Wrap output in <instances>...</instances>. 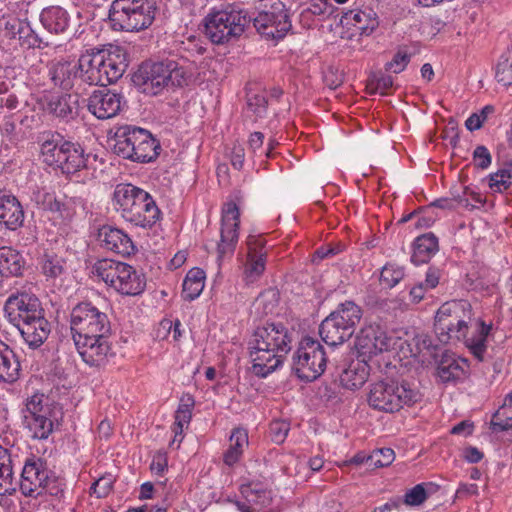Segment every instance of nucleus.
I'll return each instance as SVG.
<instances>
[{
	"label": "nucleus",
	"mask_w": 512,
	"mask_h": 512,
	"mask_svg": "<svg viewBox=\"0 0 512 512\" xmlns=\"http://www.w3.org/2000/svg\"><path fill=\"white\" fill-rule=\"evenodd\" d=\"M86 100L79 93L72 92L66 95V120L76 119L85 107Z\"/></svg>",
	"instance_id": "obj_45"
},
{
	"label": "nucleus",
	"mask_w": 512,
	"mask_h": 512,
	"mask_svg": "<svg viewBox=\"0 0 512 512\" xmlns=\"http://www.w3.org/2000/svg\"><path fill=\"white\" fill-rule=\"evenodd\" d=\"M74 347L82 360L90 366L102 365L111 353L107 336H90V338L73 335Z\"/></svg>",
	"instance_id": "obj_19"
},
{
	"label": "nucleus",
	"mask_w": 512,
	"mask_h": 512,
	"mask_svg": "<svg viewBox=\"0 0 512 512\" xmlns=\"http://www.w3.org/2000/svg\"><path fill=\"white\" fill-rule=\"evenodd\" d=\"M15 489L11 451L0 445V495L11 494Z\"/></svg>",
	"instance_id": "obj_31"
},
{
	"label": "nucleus",
	"mask_w": 512,
	"mask_h": 512,
	"mask_svg": "<svg viewBox=\"0 0 512 512\" xmlns=\"http://www.w3.org/2000/svg\"><path fill=\"white\" fill-rule=\"evenodd\" d=\"M85 214V202L81 196H72L66 202V217L83 216Z\"/></svg>",
	"instance_id": "obj_55"
},
{
	"label": "nucleus",
	"mask_w": 512,
	"mask_h": 512,
	"mask_svg": "<svg viewBox=\"0 0 512 512\" xmlns=\"http://www.w3.org/2000/svg\"><path fill=\"white\" fill-rule=\"evenodd\" d=\"M114 477L111 474L104 475L97 479L91 486V494H95L97 498L106 497L112 490Z\"/></svg>",
	"instance_id": "obj_46"
},
{
	"label": "nucleus",
	"mask_w": 512,
	"mask_h": 512,
	"mask_svg": "<svg viewBox=\"0 0 512 512\" xmlns=\"http://www.w3.org/2000/svg\"><path fill=\"white\" fill-rule=\"evenodd\" d=\"M491 425L494 431L512 430V392L505 397L503 404L493 414Z\"/></svg>",
	"instance_id": "obj_36"
},
{
	"label": "nucleus",
	"mask_w": 512,
	"mask_h": 512,
	"mask_svg": "<svg viewBox=\"0 0 512 512\" xmlns=\"http://www.w3.org/2000/svg\"><path fill=\"white\" fill-rule=\"evenodd\" d=\"M24 210L17 198L0 189V226L15 231L24 223Z\"/></svg>",
	"instance_id": "obj_22"
},
{
	"label": "nucleus",
	"mask_w": 512,
	"mask_h": 512,
	"mask_svg": "<svg viewBox=\"0 0 512 512\" xmlns=\"http://www.w3.org/2000/svg\"><path fill=\"white\" fill-rule=\"evenodd\" d=\"M344 246L341 244L335 245H327L318 248L314 253V260L317 258L319 260L333 257L340 253L343 250Z\"/></svg>",
	"instance_id": "obj_59"
},
{
	"label": "nucleus",
	"mask_w": 512,
	"mask_h": 512,
	"mask_svg": "<svg viewBox=\"0 0 512 512\" xmlns=\"http://www.w3.org/2000/svg\"><path fill=\"white\" fill-rule=\"evenodd\" d=\"M361 318V308L352 301H345L321 322L319 334L327 345H341L352 337Z\"/></svg>",
	"instance_id": "obj_10"
},
{
	"label": "nucleus",
	"mask_w": 512,
	"mask_h": 512,
	"mask_svg": "<svg viewBox=\"0 0 512 512\" xmlns=\"http://www.w3.org/2000/svg\"><path fill=\"white\" fill-rule=\"evenodd\" d=\"M25 267L22 255L11 247H0V276H21Z\"/></svg>",
	"instance_id": "obj_30"
},
{
	"label": "nucleus",
	"mask_w": 512,
	"mask_h": 512,
	"mask_svg": "<svg viewBox=\"0 0 512 512\" xmlns=\"http://www.w3.org/2000/svg\"><path fill=\"white\" fill-rule=\"evenodd\" d=\"M20 363L14 351L0 340V382L12 383L19 377Z\"/></svg>",
	"instance_id": "obj_29"
},
{
	"label": "nucleus",
	"mask_w": 512,
	"mask_h": 512,
	"mask_svg": "<svg viewBox=\"0 0 512 512\" xmlns=\"http://www.w3.org/2000/svg\"><path fill=\"white\" fill-rule=\"evenodd\" d=\"M43 162L55 172L58 170L64 173V142L60 134H52L46 139L41 147Z\"/></svg>",
	"instance_id": "obj_25"
},
{
	"label": "nucleus",
	"mask_w": 512,
	"mask_h": 512,
	"mask_svg": "<svg viewBox=\"0 0 512 512\" xmlns=\"http://www.w3.org/2000/svg\"><path fill=\"white\" fill-rule=\"evenodd\" d=\"M113 205L128 222L142 228H151L159 219L161 211L152 196L129 183L116 185Z\"/></svg>",
	"instance_id": "obj_6"
},
{
	"label": "nucleus",
	"mask_w": 512,
	"mask_h": 512,
	"mask_svg": "<svg viewBox=\"0 0 512 512\" xmlns=\"http://www.w3.org/2000/svg\"><path fill=\"white\" fill-rule=\"evenodd\" d=\"M410 345L414 347L410 349L411 354L416 357L417 355L427 351L430 355L435 356L437 345L432 343V339L425 333L417 334L413 337Z\"/></svg>",
	"instance_id": "obj_44"
},
{
	"label": "nucleus",
	"mask_w": 512,
	"mask_h": 512,
	"mask_svg": "<svg viewBox=\"0 0 512 512\" xmlns=\"http://www.w3.org/2000/svg\"><path fill=\"white\" fill-rule=\"evenodd\" d=\"M125 104L121 93L103 88L95 90L90 95L86 106L98 119H109L116 116Z\"/></svg>",
	"instance_id": "obj_18"
},
{
	"label": "nucleus",
	"mask_w": 512,
	"mask_h": 512,
	"mask_svg": "<svg viewBox=\"0 0 512 512\" xmlns=\"http://www.w3.org/2000/svg\"><path fill=\"white\" fill-rule=\"evenodd\" d=\"M245 150L241 146H234L231 152V164L237 169L241 170L244 165Z\"/></svg>",
	"instance_id": "obj_63"
},
{
	"label": "nucleus",
	"mask_w": 512,
	"mask_h": 512,
	"mask_svg": "<svg viewBox=\"0 0 512 512\" xmlns=\"http://www.w3.org/2000/svg\"><path fill=\"white\" fill-rule=\"evenodd\" d=\"M116 262L117 261L112 259L98 260L92 267V273L105 282L116 265Z\"/></svg>",
	"instance_id": "obj_53"
},
{
	"label": "nucleus",
	"mask_w": 512,
	"mask_h": 512,
	"mask_svg": "<svg viewBox=\"0 0 512 512\" xmlns=\"http://www.w3.org/2000/svg\"><path fill=\"white\" fill-rule=\"evenodd\" d=\"M63 393L61 387H53L45 396L34 393L27 397L21 408L23 428L34 439H47L61 426L64 418Z\"/></svg>",
	"instance_id": "obj_4"
},
{
	"label": "nucleus",
	"mask_w": 512,
	"mask_h": 512,
	"mask_svg": "<svg viewBox=\"0 0 512 512\" xmlns=\"http://www.w3.org/2000/svg\"><path fill=\"white\" fill-rule=\"evenodd\" d=\"M512 162L507 163L502 169L489 175V186L495 192H503L511 185Z\"/></svg>",
	"instance_id": "obj_39"
},
{
	"label": "nucleus",
	"mask_w": 512,
	"mask_h": 512,
	"mask_svg": "<svg viewBox=\"0 0 512 512\" xmlns=\"http://www.w3.org/2000/svg\"><path fill=\"white\" fill-rule=\"evenodd\" d=\"M114 153L137 163L154 162L160 155L161 145L150 131L134 126L122 125L114 135Z\"/></svg>",
	"instance_id": "obj_7"
},
{
	"label": "nucleus",
	"mask_w": 512,
	"mask_h": 512,
	"mask_svg": "<svg viewBox=\"0 0 512 512\" xmlns=\"http://www.w3.org/2000/svg\"><path fill=\"white\" fill-rule=\"evenodd\" d=\"M97 238L102 247L114 253L129 256L134 252L131 238L118 228L103 226L99 229Z\"/></svg>",
	"instance_id": "obj_23"
},
{
	"label": "nucleus",
	"mask_w": 512,
	"mask_h": 512,
	"mask_svg": "<svg viewBox=\"0 0 512 512\" xmlns=\"http://www.w3.org/2000/svg\"><path fill=\"white\" fill-rule=\"evenodd\" d=\"M340 24L354 28L359 35H370L379 25L377 14L371 8L352 9L342 14Z\"/></svg>",
	"instance_id": "obj_24"
},
{
	"label": "nucleus",
	"mask_w": 512,
	"mask_h": 512,
	"mask_svg": "<svg viewBox=\"0 0 512 512\" xmlns=\"http://www.w3.org/2000/svg\"><path fill=\"white\" fill-rule=\"evenodd\" d=\"M438 250V238L433 233L418 236L413 244L411 262L415 265L427 263Z\"/></svg>",
	"instance_id": "obj_28"
},
{
	"label": "nucleus",
	"mask_w": 512,
	"mask_h": 512,
	"mask_svg": "<svg viewBox=\"0 0 512 512\" xmlns=\"http://www.w3.org/2000/svg\"><path fill=\"white\" fill-rule=\"evenodd\" d=\"M4 316L21 333L31 348L40 347L48 338L50 323L44 316L39 298L27 291H17L8 296Z\"/></svg>",
	"instance_id": "obj_2"
},
{
	"label": "nucleus",
	"mask_w": 512,
	"mask_h": 512,
	"mask_svg": "<svg viewBox=\"0 0 512 512\" xmlns=\"http://www.w3.org/2000/svg\"><path fill=\"white\" fill-rule=\"evenodd\" d=\"M27 26L23 25L18 19L7 20L4 25V35L8 38H15L19 34L22 39V34L25 33Z\"/></svg>",
	"instance_id": "obj_56"
},
{
	"label": "nucleus",
	"mask_w": 512,
	"mask_h": 512,
	"mask_svg": "<svg viewBox=\"0 0 512 512\" xmlns=\"http://www.w3.org/2000/svg\"><path fill=\"white\" fill-rule=\"evenodd\" d=\"M155 15L156 5L153 0H114L109 10L113 29L127 32L148 28Z\"/></svg>",
	"instance_id": "obj_9"
},
{
	"label": "nucleus",
	"mask_w": 512,
	"mask_h": 512,
	"mask_svg": "<svg viewBox=\"0 0 512 512\" xmlns=\"http://www.w3.org/2000/svg\"><path fill=\"white\" fill-rule=\"evenodd\" d=\"M72 336H108L111 331L110 322L105 313L100 312L90 303H80L71 312Z\"/></svg>",
	"instance_id": "obj_15"
},
{
	"label": "nucleus",
	"mask_w": 512,
	"mask_h": 512,
	"mask_svg": "<svg viewBox=\"0 0 512 512\" xmlns=\"http://www.w3.org/2000/svg\"><path fill=\"white\" fill-rule=\"evenodd\" d=\"M41 204L43 209L61 215V202L56 198L55 193L46 192L42 195Z\"/></svg>",
	"instance_id": "obj_57"
},
{
	"label": "nucleus",
	"mask_w": 512,
	"mask_h": 512,
	"mask_svg": "<svg viewBox=\"0 0 512 512\" xmlns=\"http://www.w3.org/2000/svg\"><path fill=\"white\" fill-rule=\"evenodd\" d=\"M257 10L253 18L257 33L267 41L283 39L292 27L285 4L281 0H260Z\"/></svg>",
	"instance_id": "obj_13"
},
{
	"label": "nucleus",
	"mask_w": 512,
	"mask_h": 512,
	"mask_svg": "<svg viewBox=\"0 0 512 512\" xmlns=\"http://www.w3.org/2000/svg\"><path fill=\"white\" fill-rule=\"evenodd\" d=\"M195 405L194 398L187 394L184 395L175 412V422L173 424V432L175 433L174 441L179 435H182L184 427L187 426L192 418V409Z\"/></svg>",
	"instance_id": "obj_34"
},
{
	"label": "nucleus",
	"mask_w": 512,
	"mask_h": 512,
	"mask_svg": "<svg viewBox=\"0 0 512 512\" xmlns=\"http://www.w3.org/2000/svg\"><path fill=\"white\" fill-rule=\"evenodd\" d=\"M324 82L330 89H336L342 84L343 77L333 68H329L324 73Z\"/></svg>",
	"instance_id": "obj_62"
},
{
	"label": "nucleus",
	"mask_w": 512,
	"mask_h": 512,
	"mask_svg": "<svg viewBox=\"0 0 512 512\" xmlns=\"http://www.w3.org/2000/svg\"><path fill=\"white\" fill-rule=\"evenodd\" d=\"M205 273L200 268H192L183 281L182 297L184 300L196 299L204 288Z\"/></svg>",
	"instance_id": "obj_33"
},
{
	"label": "nucleus",
	"mask_w": 512,
	"mask_h": 512,
	"mask_svg": "<svg viewBox=\"0 0 512 512\" xmlns=\"http://www.w3.org/2000/svg\"><path fill=\"white\" fill-rule=\"evenodd\" d=\"M369 366L364 360L356 359L340 374V383L344 388L356 390L362 387L368 379Z\"/></svg>",
	"instance_id": "obj_26"
},
{
	"label": "nucleus",
	"mask_w": 512,
	"mask_h": 512,
	"mask_svg": "<svg viewBox=\"0 0 512 512\" xmlns=\"http://www.w3.org/2000/svg\"><path fill=\"white\" fill-rule=\"evenodd\" d=\"M44 111L58 117L63 116L64 106L62 105V95L59 93H50L45 95Z\"/></svg>",
	"instance_id": "obj_47"
},
{
	"label": "nucleus",
	"mask_w": 512,
	"mask_h": 512,
	"mask_svg": "<svg viewBox=\"0 0 512 512\" xmlns=\"http://www.w3.org/2000/svg\"><path fill=\"white\" fill-rule=\"evenodd\" d=\"M265 253L259 255L247 254L245 264V278L247 282H254L265 270Z\"/></svg>",
	"instance_id": "obj_40"
},
{
	"label": "nucleus",
	"mask_w": 512,
	"mask_h": 512,
	"mask_svg": "<svg viewBox=\"0 0 512 512\" xmlns=\"http://www.w3.org/2000/svg\"><path fill=\"white\" fill-rule=\"evenodd\" d=\"M248 445V433L244 428L233 429L230 436V446L224 453L223 461L228 466H233L239 461L243 448Z\"/></svg>",
	"instance_id": "obj_32"
},
{
	"label": "nucleus",
	"mask_w": 512,
	"mask_h": 512,
	"mask_svg": "<svg viewBox=\"0 0 512 512\" xmlns=\"http://www.w3.org/2000/svg\"><path fill=\"white\" fill-rule=\"evenodd\" d=\"M305 11L314 16L326 18L333 14L334 7L330 0H315L314 2L310 3Z\"/></svg>",
	"instance_id": "obj_49"
},
{
	"label": "nucleus",
	"mask_w": 512,
	"mask_h": 512,
	"mask_svg": "<svg viewBox=\"0 0 512 512\" xmlns=\"http://www.w3.org/2000/svg\"><path fill=\"white\" fill-rule=\"evenodd\" d=\"M440 278L441 270L437 267H429L426 272V278L423 285L427 289H433L439 284Z\"/></svg>",
	"instance_id": "obj_61"
},
{
	"label": "nucleus",
	"mask_w": 512,
	"mask_h": 512,
	"mask_svg": "<svg viewBox=\"0 0 512 512\" xmlns=\"http://www.w3.org/2000/svg\"><path fill=\"white\" fill-rule=\"evenodd\" d=\"M473 161L477 168L484 170L491 165L492 157L484 145H478L473 152Z\"/></svg>",
	"instance_id": "obj_54"
},
{
	"label": "nucleus",
	"mask_w": 512,
	"mask_h": 512,
	"mask_svg": "<svg viewBox=\"0 0 512 512\" xmlns=\"http://www.w3.org/2000/svg\"><path fill=\"white\" fill-rule=\"evenodd\" d=\"M240 212L234 201L224 204L222 209V225L220 242L217 245V261L219 266L226 257L234 254L238 242Z\"/></svg>",
	"instance_id": "obj_16"
},
{
	"label": "nucleus",
	"mask_w": 512,
	"mask_h": 512,
	"mask_svg": "<svg viewBox=\"0 0 512 512\" xmlns=\"http://www.w3.org/2000/svg\"><path fill=\"white\" fill-rule=\"evenodd\" d=\"M41 22L47 30L55 34L64 31V11L60 7H50L41 14Z\"/></svg>",
	"instance_id": "obj_38"
},
{
	"label": "nucleus",
	"mask_w": 512,
	"mask_h": 512,
	"mask_svg": "<svg viewBox=\"0 0 512 512\" xmlns=\"http://www.w3.org/2000/svg\"><path fill=\"white\" fill-rule=\"evenodd\" d=\"M42 271L48 278H57L63 272V259L54 253H46L42 261Z\"/></svg>",
	"instance_id": "obj_42"
},
{
	"label": "nucleus",
	"mask_w": 512,
	"mask_h": 512,
	"mask_svg": "<svg viewBox=\"0 0 512 512\" xmlns=\"http://www.w3.org/2000/svg\"><path fill=\"white\" fill-rule=\"evenodd\" d=\"M495 77L506 87L512 84V46L501 54L496 64Z\"/></svg>",
	"instance_id": "obj_37"
},
{
	"label": "nucleus",
	"mask_w": 512,
	"mask_h": 512,
	"mask_svg": "<svg viewBox=\"0 0 512 512\" xmlns=\"http://www.w3.org/2000/svg\"><path fill=\"white\" fill-rule=\"evenodd\" d=\"M27 28L25 29V33L22 34V44L27 45L28 47H36L40 46V39L38 36L30 29L28 25H26Z\"/></svg>",
	"instance_id": "obj_64"
},
{
	"label": "nucleus",
	"mask_w": 512,
	"mask_h": 512,
	"mask_svg": "<svg viewBox=\"0 0 512 512\" xmlns=\"http://www.w3.org/2000/svg\"><path fill=\"white\" fill-rule=\"evenodd\" d=\"M249 22L245 11L236 6H228L205 17V35L214 44H225L238 39Z\"/></svg>",
	"instance_id": "obj_11"
},
{
	"label": "nucleus",
	"mask_w": 512,
	"mask_h": 512,
	"mask_svg": "<svg viewBox=\"0 0 512 512\" xmlns=\"http://www.w3.org/2000/svg\"><path fill=\"white\" fill-rule=\"evenodd\" d=\"M422 393L413 384L384 379L372 383L368 394L369 405L379 411L393 413L404 405L412 406L422 400Z\"/></svg>",
	"instance_id": "obj_8"
},
{
	"label": "nucleus",
	"mask_w": 512,
	"mask_h": 512,
	"mask_svg": "<svg viewBox=\"0 0 512 512\" xmlns=\"http://www.w3.org/2000/svg\"><path fill=\"white\" fill-rule=\"evenodd\" d=\"M183 72L177 67L176 62L143 63L133 74V83L142 93L156 96L165 88L180 86Z\"/></svg>",
	"instance_id": "obj_12"
},
{
	"label": "nucleus",
	"mask_w": 512,
	"mask_h": 512,
	"mask_svg": "<svg viewBox=\"0 0 512 512\" xmlns=\"http://www.w3.org/2000/svg\"><path fill=\"white\" fill-rule=\"evenodd\" d=\"M87 161L88 154L80 144L66 141V178L69 177V183L85 184L89 178Z\"/></svg>",
	"instance_id": "obj_21"
},
{
	"label": "nucleus",
	"mask_w": 512,
	"mask_h": 512,
	"mask_svg": "<svg viewBox=\"0 0 512 512\" xmlns=\"http://www.w3.org/2000/svg\"><path fill=\"white\" fill-rule=\"evenodd\" d=\"M327 356L322 344L312 337L302 338L293 355L292 370L296 376L306 382L320 377L326 368Z\"/></svg>",
	"instance_id": "obj_14"
},
{
	"label": "nucleus",
	"mask_w": 512,
	"mask_h": 512,
	"mask_svg": "<svg viewBox=\"0 0 512 512\" xmlns=\"http://www.w3.org/2000/svg\"><path fill=\"white\" fill-rule=\"evenodd\" d=\"M405 276L404 267L387 263L381 270L380 281L388 288L395 287Z\"/></svg>",
	"instance_id": "obj_41"
},
{
	"label": "nucleus",
	"mask_w": 512,
	"mask_h": 512,
	"mask_svg": "<svg viewBox=\"0 0 512 512\" xmlns=\"http://www.w3.org/2000/svg\"><path fill=\"white\" fill-rule=\"evenodd\" d=\"M253 372L266 377L283 362V356L291 349V336L282 323H266L257 327L249 341Z\"/></svg>",
	"instance_id": "obj_3"
},
{
	"label": "nucleus",
	"mask_w": 512,
	"mask_h": 512,
	"mask_svg": "<svg viewBox=\"0 0 512 512\" xmlns=\"http://www.w3.org/2000/svg\"><path fill=\"white\" fill-rule=\"evenodd\" d=\"M391 344L392 338L388 337L380 326H366L356 336L357 359L368 362L373 356L390 349Z\"/></svg>",
	"instance_id": "obj_17"
},
{
	"label": "nucleus",
	"mask_w": 512,
	"mask_h": 512,
	"mask_svg": "<svg viewBox=\"0 0 512 512\" xmlns=\"http://www.w3.org/2000/svg\"><path fill=\"white\" fill-rule=\"evenodd\" d=\"M290 424L285 420H275L270 423L269 432L273 442L281 444L287 437Z\"/></svg>",
	"instance_id": "obj_48"
},
{
	"label": "nucleus",
	"mask_w": 512,
	"mask_h": 512,
	"mask_svg": "<svg viewBox=\"0 0 512 512\" xmlns=\"http://www.w3.org/2000/svg\"><path fill=\"white\" fill-rule=\"evenodd\" d=\"M180 326H181V323L179 320H176L173 323L171 320L164 319L160 322L158 333H160L161 329H163L167 333H171V330H172L173 339L175 341H177L181 337ZM157 336L160 337V334H158Z\"/></svg>",
	"instance_id": "obj_60"
},
{
	"label": "nucleus",
	"mask_w": 512,
	"mask_h": 512,
	"mask_svg": "<svg viewBox=\"0 0 512 512\" xmlns=\"http://www.w3.org/2000/svg\"><path fill=\"white\" fill-rule=\"evenodd\" d=\"M410 62V55L407 52L398 51L391 61L387 62L385 69L393 73L402 72Z\"/></svg>",
	"instance_id": "obj_52"
},
{
	"label": "nucleus",
	"mask_w": 512,
	"mask_h": 512,
	"mask_svg": "<svg viewBox=\"0 0 512 512\" xmlns=\"http://www.w3.org/2000/svg\"><path fill=\"white\" fill-rule=\"evenodd\" d=\"M437 374L443 383L456 382L464 376V369L453 356L444 355L438 364Z\"/></svg>",
	"instance_id": "obj_35"
},
{
	"label": "nucleus",
	"mask_w": 512,
	"mask_h": 512,
	"mask_svg": "<svg viewBox=\"0 0 512 512\" xmlns=\"http://www.w3.org/2000/svg\"><path fill=\"white\" fill-rule=\"evenodd\" d=\"M128 67V55L124 47L109 45L92 53L82 54L78 69L84 73L83 80L91 85L107 86L116 82Z\"/></svg>",
	"instance_id": "obj_5"
},
{
	"label": "nucleus",
	"mask_w": 512,
	"mask_h": 512,
	"mask_svg": "<svg viewBox=\"0 0 512 512\" xmlns=\"http://www.w3.org/2000/svg\"><path fill=\"white\" fill-rule=\"evenodd\" d=\"M427 499V493L423 484H417L406 492L404 503L409 506H419Z\"/></svg>",
	"instance_id": "obj_51"
},
{
	"label": "nucleus",
	"mask_w": 512,
	"mask_h": 512,
	"mask_svg": "<svg viewBox=\"0 0 512 512\" xmlns=\"http://www.w3.org/2000/svg\"><path fill=\"white\" fill-rule=\"evenodd\" d=\"M246 244L249 255H259L260 253H264L262 250L265 246V240L260 235H249L247 237Z\"/></svg>",
	"instance_id": "obj_58"
},
{
	"label": "nucleus",
	"mask_w": 512,
	"mask_h": 512,
	"mask_svg": "<svg viewBox=\"0 0 512 512\" xmlns=\"http://www.w3.org/2000/svg\"><path fill=\"white\" fill-rule=\"evenodd\" d=\"M395 459V453L391 448L375 450L366 458L369 467L380 468L389 466Z\"/></svg>",
	"instance_id": "obj_43"
},
{
	"label": "nucleus",
	"mask_w": 512,
	"mask_h": 512,
	"mask_svg": "<svg viewBox=\"0 0 512 512\" xmlns=\"http://www.w3.org/2000/svg\"><path fill=\"white\" fill-rule=\"evenodd\" d=\"M474 321L472 305L467 300H452L440 306L434 322V330L438 340L443 344L463 341L472 355L484 361L487 336L491 325L483 321L477 322L476 334L468 335Z\"/></svg>",
	"instance_id": "obj_1"
},
{
	"label": "nucleus",
	"mask_w": 512,
	"mask_h": 512,
	"mask_svg": "<svg viewBox=\"0 0 512 512\" xmlns=\"http://www.w3.org/2000/svg\"><path fill=\"white\" fill-rule=\"evenodd\" d=\"M267 99L263 93L248 94L247 106L254 114L262 117L266 112Z\"/></svg>",
	"instance_id": "obj_50"
},
{
	"label": "nucleus",
	"mask_w": 512,
	"mask_h": 512,
	"mask_svg": "<svg viewBox=\"0 0 512 512\" xmlns=\"http://www.w3.org/2000/svg\"><path fill=\"white\" fill-rule=\"evenodd\" d=\"M145 285L144 277L137 274L132 266L125 264L114 289L123 295L132 296L140 294L145 289Z\"/></svg>",
	"instance_id": "obj_27"
},
{
	"label": "nucleus",
	"mask_w": 512,
	"mask_h": 512,
	"mask_svg": "<svg viewBox=\"0 0 512 512\" xmlns=\"http://www.w3.org/2000/svg\"><path fill=\"white\" fill-rule=\"evenodd\" d=\"M20 490L25 496L39 494V489L49 488L50 482L41 459L31 457L25 461L20 478Z\"/></svg>",
	"instance_id": "obj_20"
}]
</instances>
